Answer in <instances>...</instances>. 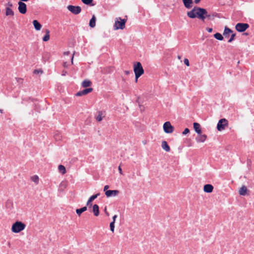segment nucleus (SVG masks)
I'll return each mask as SVG.
<instances>
[{
  "instance_id": "nucleus-1",
  "label": "nucleus",
  "mask_w": 254,
  "mask_h": 254,
  "mask_svg": "<svg viewBox=\"0 0 254 254\" xmlns=\"http://www.w3.org/2000/svg\"><path fill=\"white\" fill-rule=\"evenodd\" d=\"M205 9L194 6L192 10L187 12V16L190 18H197L202 21H204V15L205 14Z\"/></svg>"
},
{
  "instance_id": "nucleus-2",
  "label": "nucleus",
  "mask_w": 254,
  "mask_h": 254,
  "mask_svg": "<svg viewBox=\"0 0 254 254\" xmlns=\"http://www.w3.org/2000/svg\"><path fill=\"white\" fill-rule=\"evenodd\" d=\"M133 71L135 74V81L137 82L138 78L144 73V69L140 62H137L134 64Z\"/></svg>"
},
{
  "instance_id": "nucleus-3",
  "label": "nucleus",
  "mask_w": 254,
  "mask_h": 254,
  "mask_svg": "<svg viewBox=\"0 0 254 254\" xmlns=\"http://www.w3.org/2000/svg\"><path fill=\"white\" fill-rule=\"evenodd\" d=\"M25 224L21 221H16L11 226V231L14 233H18L25 229Z\"/></svg>"
},
{
  "instance_id": "nucleus-4",
  "label": "nucleus",
  "mask_w": 254,
  "mask_h": 254,
  "mask_svg": "<svg viewBox=\"0 0 254 254\" xmlns=\"http://www.w3.org/2000/svg\"><path fill=\"white\" fill-rule=\"evenodd\" d=\"M127 21V19H122L121 17L116 18L115 23L114 24V29H123L125 27V24Z\"/></svg>"
},
{
  "instance_id": "nucleus-5",
  "label": "nucleus",
  "mask_w": 254,
  "mask_h": 254,
  "mask_svg": "<svg viewBox=\"0 0 254 254\" xmlns=\"http://www.w3.org/2000/svg\"><path fill=\"white\" fill-rule=\"evenodd\" d=\"M228 126V122L225 119H220L217 125V129L219 131L224 130Z\"/></svg>"
},
{
  "instance_id": "nucleus-6",
  "label": "nucleus",
  "mask_w": 254,
  "mask_h": 254,
  "mask_svg": "<svg viewBox=\"0 0 254 254\" xmlns=\"http://www.w3.org/2000/svg\"><path fill=\"white\" fill-rule=\"evenodd\" d=\"M163 129L166 133H171L174 131V127L170 122H166L163 125Z\"/></svg>"
},
{
  "instance_id": "nucleus-7",
  "label": "nucleus",
  "mask_w": 254,
  "mask_h": 254,
  "mask_svg": "<svg viewBox=\"0 0 254 254\" xmlns=\"http://www.w3.org/2000/svg\"><path fill=\"white\" fill-rule=\"evenodd\" d=\"M249 27V25L247 23H238L235 26L237 31L240 32H244Z\"/></svg>"
},
{
  "instance_id": "nucleus-8",
  "label": "nucleus",
  "mask_w": 254,
  "mask_h": 254,
  "mask_svg": "<svg viewBox=\"0 0 254 254\" xmlns=\"http://www.w3.org/2000/svg\"><path fill=\"white\" fill-rule=\"evenodd\" d=\"M67 8L69 11L74 14H77L79 13L81 11V7L79 6L69 5L67 6Z\"/></svg>"
},
{
  "instance_id": "nucleus-9",
  "label": "nucleus",
  "mask_w": 254,
  "mask_h": 254,
  "mask_svg": "<svg viewBox=\"0 0 254 254\" xmlns=\"http://www.w3.org/2000/svg\"><path fill=\"white\" fill-rule=\"evenodd\" d=\"M18 9L19 12L22 14H25L27 10L26 4L22 1H19L18 2Z\"/></svg>"
},
{
  "instance_id": "nucleus-10",
  "label": "nucleus",
  "mask_w": 254,
  "mask_h": 254,
  "mask_svg": "<svg viewBox=\"0 0 254 254\" xmlns=\"http://www.w3.org/2000/svg\"><path fill=\"white\" fill-rule=\"evenodd\" d=\"M119 193L118 190H108L105 191V194L107 197L115 196Z\"/></svg>"
},
{
  "instance_id": "nucleus-11",
  "label": "nucleus",
  "mask_w": 254,
  "mask_h": 254,
  "mask_svg": "<svg viewBox=\"0 0 254 254\" xmlns=\"http://www.w3.org/2000/svg\"><path fill=\"white\" fill-rule=\"evenodd\" d=\"M93 90V88H89L85 89L82 91H79L78 92L76 93V96H81L83 95H85L89 93L92 92Z\"/></svg>"
},
{
  "instance_id": "nucleus-12",
  "label": "nucleus",
  "mask_w": 254,
  "mask_h": 254,
  "mask_svg": "<svg viewBox=\"0 0 254 254\" xmlns=\"http://www.w3.org/2000/svg\"><path fill=\"white\" fill-rule=\"evenodd\" d=\"M12 6V4H9V6L5 7V15L7 16H12L14 15V12L10 8Z\"/></svg>"
},
{
  "instance_id": "nucleus-13",
  "label": "nucleus",
  "mask_w": 254,
  "mask_h": 254,
  "mask_svg": "<svg viewBox=\"0 0 254 254\" xmlns=\"http://www.w3.org/2000/svg\"><path fill=\"white\" fill-rule=\"evenodd\" d=\"M207 136L205 134H198L195 139L197 142H203L206 139Z\"/></svg>"
},
{
  "instance_id": "nucleus-14",
  "label": "nucleus",
  "mask_w": 254,
  "mask_h": 254,
  "mask_svg": "<svg viewBox=\"0 0 254 254\" xmlns=\"http://www.w3.org/2000/svg\"><path fill=\"white\" fill-rule=\"evenodd\" d=\"M213 189L214 188L212 185L206 184L203 187V191L207 193H210L212 192Z\"/></svg>"
},
{
  "instance_id": "nucleus-15",
  "label": "nucleus",
  "mask_w": 254,
  "mask_h": 254,
  "mask_svg": "<svg viewBox=\"0 0 254 254\" xmlns=\"http://www.w3.org/2000/svg\"><path fill=\"white\" fill-rule=\"evenodd\" d=\"M185 7L188 9L190 8L192 6V0H182Z\"/></svg>"
},
{
  "instance_id": "nucleus-16",
  "label": "nucleus",
  "mask_w": 254,
  "mask_h": 254,
  "mask_svg": "<svg viewBox=\"0 0 254 254\" xmlns=\"http://www.w3.org/2000/svg\"><path fill=\"white\" fill-rule=\"evenodd\" d=\"M92 212L95 216H98L99 215V208L97 204H94L93 205Z\"/></svg>"
},
{
  "instance_id": "nucleus-17",
  "label": "nucleus",
  "mask_w": 254,
  "mask_h": 254,
  "mask_svg": "<svg viewBox=\"0 0 254 254\" xmlns=\"http://www.w3.org/2000/svg\"><path fill=\"white\" fill-rule=\"evenodd\" d=\"M161 147L166 152H169L170 150V148L166 141L162 142Z\"/></svg>"
},
{
  "instance_id": "nucleus-18",
  "label": "nucleus",
  "mask_w": 254,
  "mask_h": 254,
  "mask_svg": "<svg viewBox=\"0 0 254 254\" xmlns=\"http://www.w3.org/2000/svg\"><path fill=\"white\" fill-rule=\"evenodd\" d=\"M33 24L34 26L35 29L37 30H40L42 27L41 24L37 20H34L33 21Z\"/></svg>"
},
{
  "instance_id": "nucleus-19",
  "label": "nucleus",
  "mask_w": 254,
  "mask_h": 254,
  "mask_svg": "<svg viewBox=\"0 0 254 254\" xmlns=\"http://www.w3.org/2000/svg\"><path fill=\"white\" fill-rule=\"evenodd\" d=\"M193 128L195 131L198 133L200 134L201 133V130L200 127V125L197 123H193Z\"/></svg>"
},
{
  "instance_id": "nucleus-20",
  "label": "nucleus",
  "mask_w": 254,
  "mask_h": 254,
  "mask_svg": "<svg viewBox=\"0 0 254 254\" xmlns=\"http://www.w3.org/2000/svg\"><path fill=\"white\" fill-rule=\"evenodd\" d=\"M247 190H248L247 187L245 186H243L239 190V194L241 195H246Z\"/></svg>"
},
{
  "instance_id": "nucleus-21",
  "label": "nucleus",
  "mask_w": 254,
  "mask_h": 254,
  "mask_svg": "<svg viewBox=\"0 0 254 254\" xmlns=\"http://www.w3.org/2000/svg\"><path fill=\"white\" fill-rule=\"evenodd\" d=\"M99 195L100 193H98L90 196L86 203V205H89L91 202L96 199Z\"/></svg>"
},
{
  "instance_id": "nucleus-22",
  "label": "nucleus",
  "mask_w": 254,
  "mask_h": 254,
  "mask_svg": "<svg viewBox=\"0 0 254 254\" xmlns=\"http://www.w3.org/2000/svg\"><path fill=\"white\" fill-rule=\"evenodd\" d=\"M103 117V112L102 111H99L98 112V115L96 117V120L98 122H101L102 121Z\"/></svg>"
},
{
  "instance_id": "nucleus-23",
  "label": "nucleus",
  "mask_w": 254,
  "mask_h": 254,
  "mask_svg": "<svg viewBox=\"0 0 254 254\" xmlns=\"http://www.w3.org/2000/svg\"><path fill=\"white\" fill-rule=\"evenodd\" d=\"M96 25V17L94 15H93L92 18L90 20L89 26L93 28Z\"/></svg>"
},
{
  "instance_id": "nucleus-24",
  "label": "nucleus",
  "mask_w": 254,
  "mask_h": 254,
  "mask_svg": "<svg viewBox=\"0 0 254 254\" xmlns=\"http://www.w3.org/2000/svg\"><path fill=\"white\" fill-rule=\"evenodd\" d=\"M83 87H89L91 85V82L89 80H84L81 83Z\"/></svg>"
},
{
  "instance_id": "nucleus-25",
  "label": "nucleus",
  "mask_w": 254,
  "mask_h": 254,
  "mask_svg": "<svg viewBox=\"0 0 254 254\" xmlns=\"http://www.w3.org/2000/svg\"><path fill=\"white\" fill-rule=\"evenodd\" d=\"M31 180L36 185L39 184V178L37 175H34L31 177Z\"/></svg>"
},
{
  "instance_id": "nucleus-26",
  "label": "nucleus",
  "mask_w": 254,
  "mask_h": 254,
  "mask_svg": "<svg viewBox=\"0 0 254 254\" xmlns=\"http://www.w3.org/2000/svg\"><path fill=\"white\" fill-rule=\"evenodd\" d=\"M50 39V31L48 29L46 30V35L43 38L44 42L48 41Z\"/></svg>"
},
{
  "instance_id": "nucleus-27",
  "label": "nucleus",
  "mask_w": 254,
  "mask_h": 254,
  "mask_svg": "<svg viewBox=\"0 0 254 254\" xmlns=\"http://www.w3.org/2000/svg\"><path fill=\"white\" fill-rule=\"evenodd\" d=\"M86 210L87 207L84 206L80 209H77L76 210V212L79 216H80L82 212L85 211Z\"/></svg>"
},
{
  "instance_id": "nucleus-28",
  "label": "nucleus",
  "mask_w": 254,
  "mask_h": 254,
  "mask_svg": "<svg viewBox=\"0 0 254 254\" xmlns=\"http://www.w3.org/2000/svg\"><path fill=\"white\" fill-rule=\"evenodd\" d=\"M58 170L63 175L65 174V173H66V169H65V167L62 165H60L58 166Z\"/></svg>"
},
{
  "instance_id": "nucleus-29",
  "label": "nucleus",
  "mask_w": 254,
  "mask_h": 254,
  "mask_svg": "<svg viewBox=\"0 0 254 254\" xmlns=\"http://www.w3.org/2000/svg\"><path fill=\"white\" fill-rule=\"evenodd\" d=\"M232 32V31L230 29H229V28H228L227 27H225V29H224L223 35L225 36H226L227 35H228L230 33H231Z\"/></svg>"
},
{
  "instance_id": "nucleus-30",
  "label": "nucleus",
  "mask_w": 254,
  "mask_h": 254,
  "mask_svg": "<svg viewBox=\"0 0 254 254\" xmlns=\"http://www.w3.org/2000/svg\"><path fill=\"white\" fill-rule=\"evenodd\" d=\"M214 37L217 40H222L223 39V37L222 36V35L219 33H216V34H215L214 35Z\"/></svg>"
},
{
  "instance_id": "nucleus-31",
  "label": "nucleus",
  "mask_w": 254,
  "mask_h": 254,
  "mask_svg": "<svg viewBox=\"0 0 254 254\" xmlns=\"http://www.w3.org/2000/svg\"><path fill=\"white\" fill-rule=\"evenodd\" d=\"M115 223L114 222H111L110 224V228L111 231H112V233L114 232V229H115Z\"/></svg>"
},
{
  "instance_id": "nucleus-32",
  "label": "nucleus",
  "mask_w": 254,
  "mask_h": 254,
  "mask_svg": "<svg viewBox=\"0 0 254 254\" xmlns=\"http://www.w3.org/2000/svg\"><path fill=\"white\" fill-rule=\"evenodd\" d=\"M84 3V4H90L93 0H81Z\"/></svg>"
},
{
  "instance_id": "nucleus-33",
  "label": "nucleus",
  "mask_w": 254,
  "mask_h": 254,
  "mask_svg": "<svg viewBox=\"0 0 254 254\" xmlns=\"http://www.w3.org/2000/svg\"><path fill=\"white\" fill-rule=\"evenodd\" d=\"M235 36H236V34H232L231 35V38H230V39L228 40V42H229V43H231V42H232L234 40V38H235Z\"/></svg>"
},
{
  "instance_id": "nucleus-34",
  "label": "nucleus",
  "mask_w": 254,
  "mask_h": 254,
  "mask_svg": "<svg viewBox=\"0 0 254 254\" xmlns=\"http://www.w3.org/2000/svg\"><path fill=\"white\" fill-rule=\"evenodd\" d=\"M204 19L206 18H208V19H210L211 15L210 14H208L207 12V11L206 10L205 14L204 15Z\"/></svg>"
},
{
  "instance_id": "nucleus-35",
  "label": "nucleus",
  "mask_w": 254,
  "mask_h": 254,
  "mask_svg": "<svg viewBox=\"0 0 254 254\" xmlns=\"http://www.w3.org/2000/svg\"><path fill=\"white\" fill-rule=\"evenodd\" d=\"M189 132H190L189 129L188 128H186L185 129V130H184V131L182 133H183V135H186L187 133H188Z\"/></svg>"
},
{
  "instance_id": "nucleus-36",
  "label": "nucleus",
  "mask_w": 254,
  "mask_h": 254,
  "mask_svg": "<svg viewBox=\"0 0 254 254\" xmlns=\"http://www.w3.org/2000/svg\"><path fill=\"white\" fill-rule=\"evenodd\" d=\"M184 63L188 66H189L190 65L189 61L188 59H184Z\"/></svg>"
},
{
  "instance_id": "nucleus-37",
  "label": "nucleus",
  "mask_w": 254,
  "mask_h": 254,
  "mask_svg": "<svg viewBox=\"0 0 254 254\" xmlns=\"http://www.w3.org/2000/svg\"><path fill=\"white\" fill-rule=\"evenodd\" d=\"M118 170L120 174L123 175L122 170L120 166H119Z\"/></svg>"
},
{
  "instance_id": "nucleus-38",
  "label": "nucleus",
  "mask_w": 254,
  "mask_h": 254,
  "mask_svg": "<svg viewBox=\"0 0 254 254\" xmlns=\"http://www.w3.org/2000/svg\"><path fill=\"white\" fill-rule=\"evenodd\" d=\"M117 218V215H115L113 217V221L112 222H116V218Z\"/></svg>"
},
{
  "instance_id": "nucleus-39",
  "label": "nucleus",
  "mask_w": 254,
  "mask_h": 254,
  "mask_svg": "<svg viewBox=\"0 0 254 254\" xmlns=\"http://www.w3.org/2000/svg\"><path fill=\"white\" fill-rule=\"evenodd\" d=\"M206 30L209 32V33H211L212 31V28H206Z\"/></svg>"
},
{
  "instance_id": "nucleus-40",
  "label": "nucleus",
  "mask_w": 254,
  "mask_h": 254,
  "mask_svg": "<svg viewBox=\"0 0 254 254\" xmlns=\"http://www.w3.org/2000/svg\"><path fill=\"white\" fill-rule=\"evenodd\" d=\"M42 73V71L41 70H35L34 71V73Z\"/></svg>"
},
{
  "instance_id": "nucleus-41",
  "label": "nucleus",
  "mask_w": 254,
  "mask_h": 254,
  "mask_svg": "<svg viewBox=\"0 0 254 254\" xmlns=\"http://www.w3.org/2000/svg\"><path fill=\"white\" fill-rule=\"evenodd\" d=\"M109 188V186L108 185H106L104 188V191L108 190L107 189Z\"/></svg>"
},
{
  "instance_id": "nucleus-42",
  "label": "nucleus",
  "mask_w": 254,
  "mask_h": 254,
  "mask_svg": "<svg viewBox=\"0 0 254 254\" xmlns=\"http://www.w3.org/2000/svg\"><path fill=\"white\" fill-rule=\"evenodd\" d=\"M104 211L107 216H109V213L107 211L106 208L104 209Z\"/></svg>"
},
{
  "instance_id": "nucleus-43",
  "label": "nucleus",
  "mask_w": 254,
  "mask_h": 254,
  "mask_svg": "<svg viewBox=\"0 0 254 254\" xmlns=\"http://www.w3.org/2000/svg\"><path fill=\"white\" fill-rule=\"evenodd\" d=\"M63 66L64 67H67V62H64L63 64Z\"/></svg>"
},
{
  "instance_id": "nucleus-44",
  "label": "nucleus",
  "mask_w": 254,
  "mask_h": 254,
  "mask_svg": "<svg viewBox=\"0 0 254 254\" xmlns=\"http://www.w3.org/2000/svg\"><path fill=\"white\" fill-rule=\"evenodd\" d=\"M69 54H70L69 52H64V56H68L69 55Z\"/></svg>"
},
{
  "instance_id": "nucleus-45",
  "label": "nucleus",
  "mask_w": 254,
  "mask_h": 254,
  "mask_svg": "<svg viewBox=\"0 0 254 254\" xmlns=\"http://www.w3.org/2000/svg\"><path fill=\"white\" fill-rule=\"evenodd\" d=\"M201 0H194V2L196 4L198 3Z\"/></svg>"
},
{
  "instance_id": "nucleus-46",
  "label": "nucleus",
  "mask_w": 254,
  "mask_h": 254,
  "mask_svg": "<svg viewBox=\"0 0 254 254\" xmlns=\"http://www.w3.org/2000/svg\"><path fill=\"white\" fill-rule=\"evenodd\" d=\"M73 57H74V54H73L71 57V64H73Z\"/></svg>"
},
{
  "instance_id": "nucleus-47",
  "label": "nucleus",
  "mask_w": 254,
  "mask_h": 254,
  "mask_svg": "<svg viewBox=\"0 0 254 254\" xmlns=\"http://www.w3.org/2000/svg\"><path fill=\"white\" fill-rule=\"evenodd\" d=\"M66 73V71H64L63 72L62 75L64 76V75H65Z\"/></svg>"
},
{
  "instance_id": "nucleus-48",
  "label": "nucleus",
  "mask_w": 254,
  "mask_h": 254,
  "mask_svg": "<svg viewBox=\"0 0 254 254\" xmlns=\"http://www.w3.org/2000/svg\"><path fill=\"white\" fill-rule=\"evenodd\" d=\"M0 112L1 113H3V110H2V109H0Z\"/></svg>"
},
{
  "instance_id": "nucleus-49",
  "label": "nucleus",
  "mask_w": 254,
  "mask_h": 254,
  "mask_svg": "<svg viewBox=\"0 0 254 254\" xmlns=\"http://www.w3.org/2000/svg\"><path fill=\"white\" fill-rule=\"evenodd\" d=\"M178 59H181V56H179L178 57Z\"/></svg>"
}]
</instances>
